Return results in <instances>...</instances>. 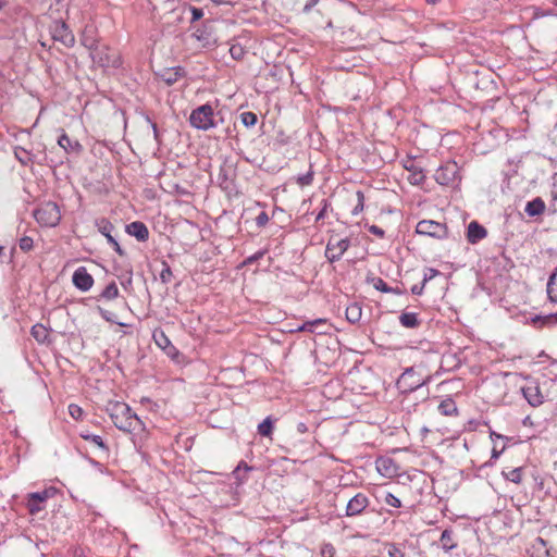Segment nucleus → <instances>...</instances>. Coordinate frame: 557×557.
Instances as JSON below:
<instances>
[{"label":"nucleus","instance_id":"nucleus-59","mask_svg":"<svg viewBox=\"0 0 557 557\" xmlns=\"http://www.w3.org/2000/svg\"><path fill=\"white\" fill-rule=\"evenodd\" d=\"M493 88L498 89L497 83L494 79H490V94Z\"/></svg>","mask_w":557,"mask_h":557},{"label":"nucleus","instance_id":"nucleus-8","mask_svg":"<svg viewBox=\"0 0 557 557\" xmlns=\"http://www.w3.org/2000/svg\"><path fill=\"white\" fill-rule=\"evenodd\" d=\"M50 32L53 40L60 41L67 48L74 46L75 37L65 22L54 21L50 26Z\"/></svg>","mask_w":557,"mask_h":557},{"label":"nucleus","instance_id":"nucleus-3","mask_svg":"<svg viewBox=\"0 0 557 557\" xmlns=\"http://www.w3.org/2000/svg\"><path fill=\"white\" fill-rule=\"evenodd\" d=\"M189 123L193 127L200 131H208L216 126L214 122V111L211 104L205 103L194 109L189 116Z\"/></svg>","mask_w":557,"mask_h":557},{"label":"nucleus","instance_id":"nucleus-27","mask_svg":"<svg viewBox=\"0 0 557 557\" xmlns=\"http://www.w3.org/2000/svg\"><path fill=\"white\" fill-rule=\"evenodd\" d=\"M361 314H362L361 306L357 302H354L346 308V312H345L346 319L348 322H350L352 324L357 323L361 319Z\"/></svg>","mask_w":557,"mask_h":557},{"label":"nucleus","instance_id":"nucleus-46","mask_svg":"<svg viewBox=\"0 0 557 557\" xmlns=\"http://www.w3.org/2000/svg\"><path fill=\"white\" fill-rule=\"evenodd\" d=\"M269 222V215L265 211L260 212L256 218V224L259 227L267 225Z\"/></svg>","mask_w":557,"mask_h":557},{"label":"nucleus","instance_id":"nucleus-53","mask_svg":"<svg viewBox=\"0 0 557 557\" xmlns=\"http://www.w3.org/2000/svg\"><path fill=\"white\" fill-rule=\"evenodd\" d=\"M110 245L113 247V249L121 256H125V251L121 248L120 244L116 242V239L113 240V243H110Z\"/></svg>","mask_w":557,"mask_h":557},{"label":"nucleus","instance_id":"nucleus-60","mask_svg":"<svg viewBox=\"0 0 557 557\" xmlns=\"http://www.w3.org/2000/svg\"><path fill=\"white\" fill-rule=\"evenodd\" d=\"M195 36L197 37L198 40H202L203 39L202 33L199 29L196 30Z\"/></svg>","mask_w":557,"mask_h":557},{"label":"nucleus","instance_id":"nucleus-58","mask_svg":"<svg viewBox=\"0 0 557 557\" xmlns=\"http://www.w3.org/2000/svg\"><path fill=\"white\" fill-rule=\"evenodd\" d=\"M522 424H523L524 426H531V425H533V421H532L531 417H530V416L525 417V418L523 419V421H522Z\"/></svg>","mask_w":557,"mask_h":557},{"label":"nucleus","instance_id":"nucleus-57","mask_svg":"<svg viewBox=\"0 0 557 557\" xmlns=\"http://www.w3.org/2000/svg\"><path fill=\"white\" fill-rule=\"evenodd\" d=\"M297 431H298L299 433H306V432L308 431V426H307V424H306L305 422H299V423L297 424Z\"/></svg>","mask_w":557,"mask_h":557},{"label":"nucleus","instance_id":"nucleus-37","mask_svg":"<svg viewBox=\"0 0 557 557\" xmlns=\"http://www.w3.org/2000/svg\"><path fill=\"white\" fill-rule=\"evenodd\" d=\"M522 468L518 467L506 473V479L513 483H520L522 481Z\"/></svg>","mask_w":557,"mask_h":557},{"label":"nucleus","instance_id":"nucleus-42","mask_svg":"<svg viewBox=\"0 0 557 557\" xmlns=\"http://www.w3.org/2000/svg\"><path fill=\"white\" fill-rule=\"evenodd\" d=\"M33 238L28 237V236H24L20 239V248L23 250V251H29L32 248H33Z\"/></svg>","mask_w":557,"mask_h":557},{"label":"nucleus","instance_id":"nucleus-47","mask_svg":"<svg viewBox=\"0 0 557 557\" xmlns=\"http://www.w3.org/2000/svg\"><path fill=\"white\" fill-rule=\"evenodd\" d=\"M189 11L191 13V22L199 21L203 16V11L200 8L190 7Z\"/></svg>","mask_w":557,"mask_h":557},{"label":"nucleus","instance_id":"nucleus-29","mask_svg":"<svg viewBox=\"0 0 557 557\" xmlns=\"http://www.w3.org/2000/svg\"><path fill=\"white\" fill-rule=\"evenodd\" d=\"M33 337L40 344H44L48 341L49 333L48 330L42 324H36L32 327Z\"/></svg>","mask_w":557,"mask_h":557},{"label":"nucleus","instance_id":"nucleus-63","mask_svg":"<svg viewBox=\"0 0 557 557\" xmlns=\"http://www.w3.org/2000/svg\"><path fill=\"white\" fill-rule=\"evenodd\" d=\"M8 4L7 0H0V11Z\"/></svg>","mask_w":557,"mask_h":557},{"label":"nucleus","instance_id":"nucleus-52","mask_svg":"<svg viewBox=\"0 0 557 557\" xmlns=\"http://www.w3.org/2000/svg\"><path fill=\"white\" fill-rule=\"evenodd\" d=\"M230 52L232 54V57L234 59H239L243 54V49L242 47H236V46H233L231 49H230Z\"/></svg>","mask_w":557,"mask_h":557},{"label":"nucleus","instance_id":"nucleus-22","mask_svg":"<svg viewBox=\"0 0 557 557\" xmlns=\"http://www.w3.org/2000/svg\"><path fill=\"white\" fill-rule=\"evenodd\" d=\"M184 70L180 66L177 67H171V69H165L161 74H160V77L162 78L163 82L166 83V85H173L174 83H176L183 75H184Z\"/></svg>","mask_w":557,"mask_h":557},{"label":"nucleus","instance_id":"nucleus-50","mask_svg":"<svg viewBox=\"0 0 557 557\" xmlns=\"http://www.w3.org/2000/svg\"><path fill=\"white\" fill-rule=\"evenodd\" d=\"M322 205H323V207L315 218L317 222L320 220H323L325 218L327 208L330 207V202L326 199L322 200Z\"/></svg>","mask_w":557,"mask_h":557},{"label":"nucleus","instance_id":"nucleus-16","mask_svg":"<svg viewBox=\"0 0 557 557\" xmlns=\"http://www.w3.org/2000/svg\"><path fill=\"white\" fill-rule=\"evenodd\" d=\"M487 235L486 228L479 224L476 221H471L467 227L466 238L467 240L474 245L482 239H484Z\"/></svg>","mask_w":557,"mask_h":557},{"label":"nucleus","instance_id":"nucleus-14","mask_svg":"<svg viewBox=\"0 0 557 557\" xmlns=\"http://www.w3.org/2000/svg\"><path fill=\"white\" fill-rule=\"evenodd\" d=\"M404 168L409 172L408 181L411 185H421L425 180V175L421 166H419L414 159L408 158L404 161Z\"/></svg>","mask_w":557,"mask_h":557},{"label":"nucleus","instance_id":"nucleus-4","mask_svg":"<svg viewBox=\"0 0 557 557\" xmlns=\"http://www.w3.org/2000/svg\"><path fill=\"white\" fill-rule=\"evenodd\" d=\"M34 218L40 225L53 227L59 224L61 212L55 202L47 201L34 211Z\"/></svg>","mask_w":557,"mask_h":557},{"label":"nucleus","instance_id":"nucleus-36","mask_svg":"<svg viewBox=\"0 0 557 557\" xmlns=\"http://www.w3.org/2000/svg\"><path fill=\"white\" fill-rule=\"evenodd\" d=\"M383 502H384L386 505H388V506H391V507H393V508H399V507H401V502H400V499H399L397 496H395L393 493H389V492H386V493L384 494V496H383Z\"/></svg>","mask_w":557,"mask_h":557},{"label":"nucleus","instance_id":"nucleus-49","mask_svg":"<svg viewBox=\"0 0 557 557\" xmlns=\"http://www.w3.org/2000/svg\"><path fill=\"white\" fill-rule=\"evenodd\" d=\"M387 554H388V557H405V554L398 547H396L394 544H392L388 547Z\"/></svg>","mask_w":557,"mask_h":557},{"label":"nucleus","instance_id":"nucleus-38","mask_svg":"<svg viewBox=\"0 0 557 557\" xmlns=\"http://www.w3.org/2000/svg\"><path fill=\"white\" fill-rule=\"evenodd\" d=\"M533 322H541L542 324H557V313H552L547 315H536L533 318Z\"/></svg>","mask_w":557,"mask_h":557},{"label":"nucleus","instance_id":"nucleus-35","mask_svg":"<svg viewBox=\"0 0 557 557\" xmlns=\"http://www.w3.org/2000/svg\"><path fill=\"white\" fill-rule=\"evenodd\" d=\"M371 282H372L373 287H374L375 289H377V290L382 292V293H386V294H387V293H392V292H394V288H393V287H389V286L386 284V282H385L383 278H381V277H373V278L371 280Z\"/></svg>","mask_w":557,"mask_h":557},{"label":"nucleus","instance_id":"nucleus-21","mask_svg":"<svg viewBox=\"0 0 557 557\" xmlns=\"http://www.w3.org/2000/svg\"><path fill=\"white\" fill-rule=\"evenodd\" d=\"M524 211L529 216L541 215L545 211V202L541 197H536L527 203Z\"/></svg>","mask_w":557,"mask_h":557},{"label":"nucleus","instance_id":"nucleus-56","mask_svg":"<svg viewBox=\"0 0 557 557\" xmlns=\"http://www.w3.org/2000/svg\"><path fill=\"white\" fill-rule=\"evenodd\" d=\"M423 288H424L423 283H422L421 285H413V286L411 287V293H412L413 295H421V294H422V292H423Z\"/></svg>","mask_w":557,"mask_h":557},{"label":"nucleus","instance_id":"nucleus-7","mask_svg":"<svg viewBox=\"0 0 557 557\" xmlns=\"http://www.w3.org/2000/svg\"><path fill=\"white\" fill-rule=\"evenodd\" d=\"M350 246V240L348 238H337L332 236L326 245L325 257L326 259L333 263L343 257V255L347 251Z\"/></svg>","mask_w":557,"mask_h":557},{"label":"nucleus","instance_id":"nucleus-32","mask_svg":"<svg viewBox=\"0 0 557 557\" xmlns=\"http://www.w3.org/2000/svg\"><path fill=\"white\" fill-rule=\"evenodd\" d=\"M273 431V421L271 417H267L259 425H258V433L261 436H270Z\"/></svg>","mask_w":557,"mask_h":557},{"label":"nucleus","instance_id":"nucleus-11","mask_svg":"<svg viewBox=\"0 0 557 557\" xmlns=\"http://www.w3.org/2000/svg\"><path fill=\"white\" fill-rule=\"evenodd\" d=\"M509 376V373H505L503 376L494 375L492 382V396L493 404L499 405L506 403L507 396V383L505 379Z\"/></svg>","mask_w":557,"mask_h":557},{"label":"nucleus","instance_id":"nucleus-1","mask_svg":"<svg viewBox=\"0 0 557 557\" xmlns=\"http://www.w3.org/2000/svg\"><path fill=\"white\" fill-rule=\"evenodd\" d=\"M110 417L114 425L124 432L144 430L145 425L131 407L124 403H115L110 408Z\"/></svg>","mask_w":557,"mask_h":557},{"label":"nucleus","instance_id":"nucleus-54","mask_svg":"<svg viewBox=\"0 0 557 557\" xmlns=\"http://www.w3.org/2000/svg\"><path fill=\"white\" fill-rule=\"evenodd\" d=\"M552 196L554 199H557V173L553 175Z\"/></svg>","mask_w":557,"mask_h":557},{"label":"nucleus","instance_id":"nucleus-44","mask_svg":"<svg viewBox=\"0 0 557 557\" xmlns=\"http://www.w3.org/2000/svg\"><path fill=\"white\" fill-rule=\"evenodd\" d=\"M312 181H313L312 172H308L297 178L298 184L301 186H308L312 183Z\"/></svg>","mask_w":557,"mask_h":557},{"label":"nucleus","instance_id":"nucleus-43","mask_svg":"<svg viewBox=\"0 0 557 557\" xmlns=\"http://www.w3.org/2000/svg\"><path fill=\"white\" fill-rule=\"evenodd\" d=\"M98 311L100 313V315L108 322H115L116 321L114 320V313L101 308V307H98ZM119 325H125L124 323H120L117 322Z\"/></svg>","mask_w":557,"mask_h":557},{"label":"nucleus","instance_id":"nucleus-41","mask_svg":"<svg viewBox=\"0 0 557 557\" xmlns=\"http://www.w3.org/2000/svg\"><path fill=\"white\" fill-rule=\"evenodd\" d=\"M356 196H357V199H358V203H357V206L352 210V214L354 215L359 214L363 210V206H364V195H363V193L361 190H358L356 193Z\"/></svg>","mask_w":557,"mask_h":557},{"label":"nucleus","instance_id":"nucleus-13","mask_svg":"<svg viewBox=\"0 0 557 557\" xmlns=\"http://www.w3.org/2000/svg\"><path fill=\"white\" fill-rule=\"evenodd\" d=\"M72 281L74 286L82 292L89 290L94 285V277L85 267H79L74 271Z\"/></svg>","mask_w":557,"mask_h":557},{"label":"nucleus","instance_id":"nucleus-20","mask_svg":"<svg viewBox=\"0 0 557 557\" xmlns=\"http://www.w3.org/2000/svg\"><path fill=\"white\" fill-rule=\"evenodd\" d=\"M437 410L441 414L446 417L458 416V408L456 406L455 400L451 397L444 398L438 404Z\"/></svg>","mask_w":557,"mask_h":557},{"label":"nucleus","instance_id":"nucleus-6","mask_svg":"<svg viewBox=\"0 0 557 557\" xmlns=\"http://www.w3.org/2000/svg\"><path fill=\"white\" fill-rule=\"evenodd\" d=\"M435 181L443 186H451L459 181V170L456 162H447L435 172Z\"/></svg>","mask_w":557,"mask_h":557},{"label":"nucleus","instance_id":"nucleus-30","mask_svg":"<svg viewBox=\"0 0 557 557\" xmlns=\"http://www.w3.org/2000/svg\"><path fill=\"white\" fill-rule=\"evenodd\" d=\"M399 321L403 326L413 329L419 325V319L417 313L405 312L399 317Z\"/></svg>","mask_w":557,"mask_h":557},{"label":"nucleus","instance_id":"nucleus-10","mask_svg":"<svg viewBox=\"0 0 557 557\" xmlns=\"http://www.w3.org/2000/svg\"><path fill=\"white\" fill-rule=\"evenodd\" d=\"M369 504H370V500L366 494L357 493L354 497H351L348 500L346 510H345V516L346 517L359 516L367 509Z\"/></svg>","mask_w":557,"mask_h":557},{"label":"nucleus","instance_id":"nucleus-45","mask_svg":"<svg viewBox=\"0 0 557 557\" xmlns=\"http://www.w3.org/2000/svg\"><path fill=\"white\" fill-rule=\"evenodd\" d=\"M58 144H59L60 147H62L65 150H67L70 147L72 148V141H71L70 137L66 134H62L59 137Z\"/></svg>","mask_w":557,"mask_h":557},{"label":"nucleus","instance_id":"nucleus-39","mask_svg":"<svg viewBox=\"0 0 557 557\" xmlns=\"http://www.w3.org/2000/svg\"><path fill=\"white\" fill-rule=\"evenodd\" d=\"M163 268L160 272V280L162 283L168 284L171 282L173 273L170 265L166 262L162 263Z\"/></svg>","mask_w":557,"mask_h":557},{"label":"nucleus","instance_id":"nucleus-15","mask_svg":"<svg viewBox=\"0 0 557 557\" xmlns=\"http://www.w3.org/2000/svg\"><path fill=\"white\" fill-rule=\"evenodd\" d=\"M521 393L525 400L532 406V407H539L544 403V396L541 392V388L537 384L532 383L528 386L521 387Z\"/></svg>","mask_w":557,"mask_h":557},{"label":"nucleus","instance_id":"nucleus-2","mask_svg":"<svg viewBox=\"0 0 557 557\" xmlns=\"http://www.w3.org/2000/svg\"><path fill=\"white\" fill-rule=\"evenodd\" d=\"M420 369H421L420 366L407 368L403 372V374L399 376V379L397 381V387L403 393L413 392V391L418 389L419 387L429 383L431 376L430 375L423 376L421 374V372L418 371Z\"/></svg>","mask_w":557,"mask_h":557},{"label":"nucleus","instance_id":"nucleus-40","mask_svg":"<svg viewBox=\"0 0 557 557\" xmlns=\"http://www.w3.org/2000/svg\"><path fill=\"white\" fill-rule=\"evenodd\" d=\"M69 413L73 419L79 420L82 419L84 411L78 405L71 404L69 406Z\"/></svg>","mask_w":557,"mask_h":557},{"label":"nucleus","instance_id":"nucleus-18","mask_svg":"<svg viewBox=\"0 0 557 557\" xmlns=\"http://www.w3.org/2000/svg\"><path fill=\"white\" fill-rule=\"evenodd\" d=\"M327 324L326 319H315L312 321H307L300 326H298L297 331L299 332H310V333H318V334H325L326 331L321 330L320 327Z\"/></svg>","mask_w":557,"mask_h":557},{"label":"nucleus","instance_id":"nucleus-51","mask_svg":"<svg viewBox=\"0 0 557 557\" xmlns=\"http://www.w3.org/2000/svg\"><path fill=\"white\" fill-rule=\"evenodd\" d=\"M368 231L371 234H373V235H375L377 237H381V238L384 237V234H385L384 230L379 227L377 225H370Z\"/></svg>","mask_w":557,"mask_h":557},{"label":"nucleus","instance_id":"nucleus-61","mask_svg":"<svg viewBox=\"0 0 557 557\" xmlns=\"http://www.w3.org/2000/svg\"><path fill=\"white\" fill-rule=\"evenodd\" d=\"M260 256H262V253H261V252H259L258 255H255V256L250 257V258L248 259V262H252V261L257 260Z\"/></svg>","mask_w":557,"mask_h":557},{"label":"nucleus","instance_id":"nucleus-55","mask_svg":"<svg viewBox=\"0 0 557 557\" xmlns=\"http://www.w3.org/2000/svg\"><path fill=\"white\" fill-rule=\"evenodd\" d=\"M505 448V445H503L499 449L496 448V443H494V446L492 448V458H498V456L503 453Z\"/></svg>","mask_w":557,"mask_h":557},{"label":"nucleus","instance_id":"nucleus-64","mask_svg":"<svg viewBox=\"0 0 557 557\" xmlns=\"http://www.w3.org/2000/svg\"><path fill=\"white\" fill-rule=\"evenodd\" d=\"M429 4H436L440 0H425Z\"/></svg>","mask_w":557,"mask_h":557},{"label":"nucleus","instance_id":"nucleus-26","mask_svg":"<svg viewBox=\"0 0 557 557\" xmlns=\"http://www.w3.org/2000/svg\"><path fill=\"white\" fill-rule=\"evenodd\" d=\"M546 290L549 301L557 304V268L548 278Z\"/></svg>","mask_w":557,"mask_h":557},{"label":"nucleus","instance_id":"nucleus-12","mask_svg":"<svg viewBox=\"0 0 557 557\" xmlns=\"http://www.w3.org/2000/svg\"><path fill=\"white\" fill-rule=\"evenodd\" d=\"M51 496V490L34 492L27 496V508L32 515H36L44 509L42 504Z\"/></svg>","mask_w":557,"mask_h":557},{"label":"nucleus","instance_id":"nucleus-23","mask_svg":"<svg viewBox=\"0 0 557 557\" xmlns=\"http://www.w3.org/2000/svg\"><path fill=\"white\" fill-rule=\"evenodd\" d=\"M96 226L98 232L101 233L107 238L109 244L113 243L115 238L112 236L111 233L114 230V225L108 219L102 218L97 220Z\"/></svg>","mask_w":557,"mask_h":557},{"label":"nucleus","instance_id":"nucleus-17","mask_svg":"<svg viewBox=\"0 0 557 557\" xmlns=\"http://www.w3.org/2000/svg\"><path fill=\"white\" fill-rule=\"evenodd\" d=\"M126 233L134 236L138 242H146L149 238V230L146 224L140 221L127 224Z\"/></svg>","mask_w":557,"mask_h":557},{"label":"nucleus","instance_id":"nucleus-25","mask_svg":"<svg viewBox=\"0 0 557 557\" xmlns=\"http://www.w3.org/2000/svg\"><path fill=\"white\" fill-rule=\"evenodd\" d=\"M377 470L385 476H393L396 474V466L391 459H380L376 461Z\"/></svg>","mask_w":557,"mask_h":557},{"label":"nucleus","instance_id":"nucleus-31","mask_svg":"<svg viewBox=\"0 0 557 557\" xmlns=\"http://www.w3.org/2000/svg\"><path fill=\"white\" fill-rule=\"evenodd\" d=\"M14 156L23 165H28L29 163L33 162V157L30 152L22 147H16L14 149Z\"/></svg>","mask_w":557,"mask_h":557},{"label":"nucleus","instance_id":"nucleus-24","mask_svg":"<svg viewBox=\"0 0 557 557\" xmlns=\"http://www.w3.org/2000/svg\"><path fill=\"white\" fill-rule=\"evenodd\" d=\"M81 437L83 440L89 442L94 446L98 447L101 450L102 455L108 456L109 448L104 444V442H103L101 436L95 435V434H91V433H88V432H83V433H81Z\"/></svg>","mask_w":557,"mask_h":557},{"label":"nucleus","instance_id":"nucleus-62","mask_svg":"<svg viewBox=\"0 0 557 557\" xmlns=\"http://www.w3.org/2000/svg\"><path fill=\"white\" fill-rule=\"evenodd\" d=\"M500 94H502V92H498V94L494 95L493 97H491V98H490V101H491V100H499V99H500Z\"/></svg>","mask_w":557,"mask_h":557},{"label":"nucleus","instance_id":"nucleus-5","mask_svg":"<svg viewBox=\"0 0 557 557\" xmlns=\"http://www.w3.org/2000/svg\"><path fill=\"white\" fill-rule=\"evenodd\" d=\"M91 49V58L95 63L101 67H119L121 60L116 51L106 45L89 47Z\"/></svg>","mask_w":557,"mask_h":557},{"label":"nucleus","instance_id":"nucleus-28","mask_svg":"<svg viewBox=\"0 0 557 557\" xmlns=\"http://www.w3.org/2000/svg\"><path fill=\"white\" fill-rule=\"evenodd\" d=\"M153 338L156 344L168 354H171L172 350H175L174 346L171 344L170 339L163 332H160L159 334L154 333Z\"/></svg>","mask_w":557,"mask_h":557},{"label":"nucleus","instance_id":"nucleus-19","mask_svg":"<svg viewBox=\"0 0 557 557\" xmlns=\"http://www.w3.org/2000/svg\"><path fill=\"white\" fill-rule=\"evenodd\" d=\"M441 547L444 552L448 553L457 547V541L455 537V533L451 529H445L442 532L441 539H440Z\"/></svg>","mask_w":557,"mask_h":557},{"label":"nucleus","instance_id":"nucleus-48","mask_svg":"<svg viewBox=\"0 0 557 557\" xmlns=\"http://www.w3.org/2000/svg\"><path fill=\"white\" fill-rule=\"evenodd\" d=\"M440 272L435 269H432V268H428L425 269L424 271V275H423V285H425V283L430 280H432L433 277H435Z\"/></svg>","mask_w":557,"mask_h":557},{"label":"nucleus","instance_id":"nucleus-34","mask_svg":"<svg viewBox=\"0 0 557 557\" xmlns=\"http://www.w3.org/2000/svg\"><path fill=\"white\" fill-rule=\"evenodd\" d=\"M240 121L246 127H252L256 125L258 117L256 113L246 111L240 114Z\"/></svg>","mask_w":557,"mask_h":557},{"label":"nucleus","instance_id":"nucleus-33","mask_svg":"<svg viewBox=\"0 0 557 557\" xmlns=\"http://www.w3.org/2000/svg\"><path fill=\"white\" fill-rule=\"evenodd\" d=\"M119 296L117 285L112 282L101 293L100 297L107 300H113Z\"/></svg>","mask_w":557,"mask_h":557},{"label":"nucleus","instance_id":"nucleus-9","mask_svg":"<svg viewBox=\"0 0 557 557\" xmlns=\"http://www.w3.org/2000/svg\"><path fill=\"white\" fill-rule=\"evenodd\" d=\"M416 232L420 235H426L435 238H443L447 236L446 225L431 220L420 221L417 224Z\"/></svg>","mask_w":557,"mask_h":557}]
</instances>
